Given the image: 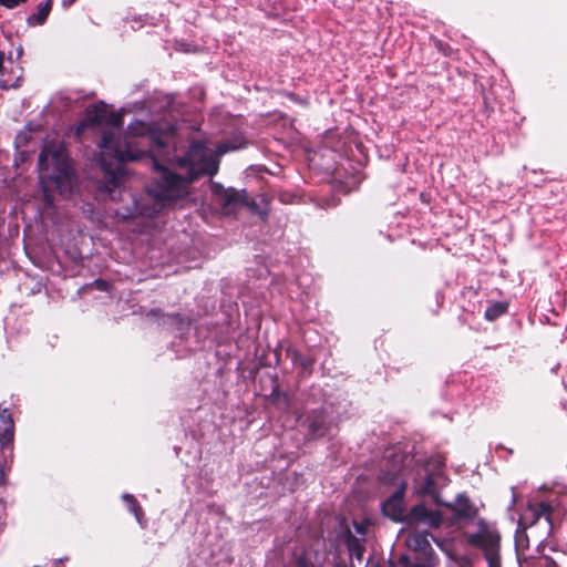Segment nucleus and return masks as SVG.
<instances>
[{"label":"nucleus","mask_w":567,"mask_h":567,"mask_svg":"<svg viewBox=\"0 0 567 567\" xmlns=\"http://www.w3.org/2000/svg\"><path fill=\"white\" fill-rule=\"evenodd\" d=\"M89 125H104L101 142L100 164L106 173L118 169L125 161L140 159L144 151L136 147L134 137L148 141L151 162L155 169L154 181L147 194L140 200H134V208L117 212L122 219L152 217L163 207L171 205L189 194L190 184L200 175L213 176L219 166V156L236 147L221 143L213 145L208 142L193 143L185 157H171L168 145L173 140L174 128L171 125L165 132L154 130L151 124L140 120L132 122L125 136L121 137L123 117L121 113L112 112L106 105H93L86 110L85 117L78 128V134Z\"/></svg>","instance_id":"f257e3e1"},{"label":"nucleus","mask_w":567,"mask_h":567,"mask_svg":"<svg viewBox=\"0 0 567 567\" xmlns=\"http://www.w3.org/2000/svg\"><path fill=\"white\" fill-rule=\"evenodd\" d=\"M567 494L547 501H529L519 516L515 534V549L518 563L527 556L530 539L540 546L554 532L567 508Z\"/></svg>","instance_id":"f03ea898"},{"label":"nucleus","mask_w":567,"mask_h":567,"mask_svg":"<svg viewBox=\"0 0 567 567\" xmlns=\"http://www.w3.org/2000/svg\"><path fill=\"white\" fill-rule=\"evenodd\" d=\"M40 181L44 193L50 186H55L63 197L73 195L76 188V177L61 143L49 142L44 145L39 156ZM48 203H51L49 194H45Z\"/></svg>","instance_id":"7ed1b4c3"},{"label":"nucleus","mask_w":567,"mask_h":567,"mask_svg":"<svg viewBox=\"0 0 567 567\" xmlns=\"http://www.w3.org/2000/svg\"><path fill=\"white\" fill-rule=\"evenodd\" d=\"M405 486L396 491L382 505L384 515L393 520H402L404 518L403 494ZM446 511H429L424 505L414 506L405 516L409 524H423L432 528H440L446 524Z\"/></svg>","instance_id":"20e7f679"},{"label":"nucleus","mask_w":567,"mask_h":567,"mask_svg":"<svg viewBox=\"0 0 567 567\" xmlns=\"http://www.w3.org/2000/svg\"><path fill=\"white\" fill-rule=\"evenodd\" d=\"M443 461L440 456L430 458L424 464H419L413 470V492L419 496H430L436 504H443L440 498V489L447 484V478L442 471Z\"/></svg>","instance_id":"39448f33"},{"label":"nucleus","mask_w":567,"mask_h":567,"mask_svg":"<svg viewBox=\"0 0 567 567\" xmlns=\"http://www.w3.org/2000/svg\"><path fill=\"white\" fill-rule=\"evenodd\" d=\"M473 524L475 530H465V539L470 545L484 551L488 567H501L498 555L501 535L496 526L483 518H477Z\"/></svg>","instance_id":"423d86ee"},{"label":"nucleus","mask_w":567,"mask_h":567,"mask_svg":"<svg viewBox=\"0 0 567 567\" xmlns=\"http://www.w3.org/2000/svg\"><path fill=\"white\" fill-rule=\"evenodd\" d=\"M429 537L430 534L426 532H413L406 537V546L417 555L421 561L412 564L403 558L405 567H433L436 564Z\"/></svg>","instance_id":"0eeeda50"},{"label":"nucleus","mask_w":567,"mask_h":567,"mask_svg":"<svg viewBox=\"0 0 567 567\" xmlns=\"http://www.w3.org/2000/svg\"><path fill=\"white\" fill-rule=\"evenodd\" d=\"M444 506L453 513L451 526L464 528L466 525L476 522L478 509L463 494H460L453 503L444 504Z\"/></svg>","instance_id":"6e6552de"},{"label":"nucleus","mask_w":567,"mask_h":567,"mask_svg":"<svg viewBox=\"0 0 567 567\" xmlns=\"http://www.w3.org/2000/svg\"><path fill=\"white\" fill-rule=\"evenodd\" d=\"M14 439V422L11 412L0 405V446L11 447Z\"/></svg>","instance_id":"1a4fd4ad"},{"label":"nucleus","mask_w":567,"mask_h":567,"mask_svg":"<svg viewBox=\"0 0 567 567\" xmlns=\"http://www.w3.org/2000/svg\"><path fill=\"white\" fill-rule=\"evenodd\" d=\"M212 188L213 192L219 196L224 206L236 204L243 198V195L233 188H224L221 185L217 184H213Z\"/></svg>","instance_id":"9d476101"},{"label":"nucleus","mask_w":567,"mask_h":567,"mask_svg":"<svg viewBox=\"0 0 567 567\" xmlns=\"http://www.w3.org/2000/svg\"><path fill=\"white\" fill-rule=\"evenodd\" d=\"M51 8H52V0H47L44 2L39 3L38 11L28 17V20H27L28 24L30 27H37V25L43 24L49 17Z\"/></svg>","instance_id":"9b49d317"},{"label":"nucleus","mask_w":567,"mask_h":567,"mask_svg":"<svg viewBox=\"0 0 567 567\" xmlns=\"http://www.w3.org/2000/svg\"><path fill=\"white\" fill-rule=\"evenodd\" d=\"M520 567H556V564L547 556H538L536 558L526 557L519 561Z\"/></svg>","instance_id":"f8f14e48"},{"label":"nucleus","mask_w":567,"mask_h":567,"mask_svg":"<svg viewBox=\"0 0 567 567\" xmlns=\"http://www.w3.org/2000/svg\"><path fill=\"white\" fill-rule=\"evenodd\" d=\"M506 309H507V307L505 303H502V302L493 303L485 310V318L489 321H493V320L497 319L498 317H501L502 315H504L506 312Z\"/></svg>","instance_id":"ddd939ff"},{"label":"nucleus","mask_w":567,"mask_h":567,"mask_svg":"<svg viewBox=\"0 0 567 567\" xmlns=\"http://www.w3.org/2000/svg\"><path fill=\"white\" fill-rule=\"evenodd\" d=\"M123 501L127 504L128 509L134 514L136 520L142 524V509L136 503V499L131 494H123Z\"/></svg>","instance_id":"4468645a"},{"label":"nucleus","mask_w":567,"mask_h":567,"mask_svg":"<svg viewBox=\"0 0 567 567\" xmlns=\"http://www.w3.org/2000/svg\"><path fill=\"white\" fill-rule=\"evenodd\" d=\"M348 549H349L351 557H355L359 560L362 558L364 548L359 539H357L354 537H349Z\"/></svg>","instance_id":"2eb2a0df"},{"label":"nucleus","mask_w":567,"mask_h":567,"mask_svg":"<svg viewBox=\"0 0 567 567\" xmlns=\"http://www.w3.org/2000/svg\"><path fill=\"white\" fill-rule=\"evenodd\" d=\"M295 364L301 367L305 371H309L312 368L313 361L308 357H303L300 353L295 352L292 358Z\"/></svg>","instance_id":"dca6fc26"},{"label":"nucleus","mask_w":567,"mask_h":567,"mask_svg":"<svg viewBox=\"0 0 567 567\" xmlns=\"http://www.w3.org/2000/svg\"><path fill=\"white\" fill-rule=\"evenodd\" d=\"M309 427L315 435H322L324 432V422L321 421L317 423L316 421H313L310 423Z\"/></svg>","instance_id":"f3484780"},{"label":"nucleus","mask_w":567,"mask_h":567,"mask_svg":"<svg viewBox=\"0 0 567 567\" xmlns=\"http://www.w3.org/2000/svg\"><path fill=\"white\" fill-rule=\"evenodd\" d=\"M432 539L442 551L450 556V544L446 542V539H441L434 536H432Z\"/></svg>","instance_id":"a211bd4d"},{"label":"nucleus","mask_w":567,"mask_h":567,"mask_svg":"<svg viewBox=\"0 0 567 567\" xmlns=\"http://www.w3.org/2000/svg\"><path fill=\"white\" fill-rule=\"evenodd\" d=\"M25 0H0V6H3L8 9H12L20 3H23Z\"/></svg>","instance_id":"6ab92c4d"},{"label":"nucleus","mask_w":567,"mask_h":567,"mask_svg":"<svg viewBox=\"0 0 567 567\" xmlns=\"http://www.w3.org/2000/svg\"><path fill=\"white\" fill-rule=\"evenodd\" d=\"M94 285L96 286V288L99 290H107L109 289V284L106 281H103V280H96L94 282Z\"/></svg>","instance_id":"aec40b11"},{"label":"nucleus","mask_w":567,"mask_h":567,"mask_svg":"<svg viewBox=\"0 0 567 567\" xmlns=\"http://www.w3.org/2000/svg\"><path fill=\"white\" fill-rule=\"evenodd\" d=\"M354 526H355V529H357V532L359 534H364L365 533V527H367L365 524H363V523L362 524L355 523Z\"/></svg>","instance_id":"412c9836"},{"label":"nucleus","mask_w":567,"mask_h":567,"mask_svg":"<svg viewBox=\"0 0 567 567\" xmlns=\"http://www.w3.org/2000/svg\"><path fill=\"white\" fill-rule=\"evenodd\" d=\"M299 567H316L313 565H309L307 559L303 557L299 560Z\"/></svg>","instance_id":"4be33fe9"},{"label":"nucleus","mask_w":567,"mask_h":567,"mask_svg":"<svg viewBox=\"0 0 567 567\" xmlns=\"http://www.w3.org/2000/svg\"><path fill=\"white\" fill-rule=\"evenodd\" d=\"M74 1L75 0H62V6L63 8L68 9L74 3Z\"/></svg>","instance_id":"5701e85b"},{"label":"nucleus","mask_w":567,"mask_h":567,"mask_svg":"<svg viewBox=\"0 0 567 567\" xmlns=\"http://www.w3.org/2000/svg\"><path fill=\"white\" fill-rule=\"evenodd\" d=\"M512 492H513V495H512V502H511V506H509V509L516 504L517 502V498H516V494H515V491L514 488L512 487Z\"/></svg>","instance_id":"b1692460"},{"label":"nucleus","mask_w":567,"mask_h":567,"mask_svg":"<svg viewBox=\"0 0 567 567\" xmlns=\"http://www.w3.org/2000/svg\"><path fill=\"white\" fill-rule=\"evenodd\" d=\"M260 215H262V217H266V216H267V213H261V212H260Z\"/></svg>","instance_id":"393cba45"}]
</instances>
